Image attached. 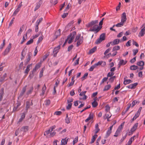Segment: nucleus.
<instances>
[{
    "label": "nucleus",
    "instance_id": "obj_58",
    "mask_svg": "<svg viewBox=\"0 0 145 145\" xmlns=\"http://www.w3.org/2000/svg\"><path fill=\"white\" fill-rule=\"evenodd\" d=\"M138 50L137 49H134L133 50V55L134 56H135V55L138 52Z\"/></svg>",
    "mask_w": 145,
    "mask_h": 145
},
{
    "label": "nucleus",
    "instance_id": "obj_14",
    "mask_svg": "<svg viewBox=\"0 0 145 145\" xmlns=\"http://www.w3.org/2000/svg\"><path fill=\"white\" fill-rule=\"evenodd\" d=\"M127 62V61H124L123 59L120 60L118 64L119 67H120L121 65H125Z\"/></svg>",
    "mask_w": 145,
    "mask_h": 145
},
{
    "label": "nucleus",
    "instance_id": "obj_13",
    "mask_svg": "<svg viewBox=\"0 0 145 145\" xmlns=\"http://www.w3.org/2000/svg\"><path fill=\"white\" fill-rule=\"evenodd\" d=\"M138 126V124L137 123H135L131 129V131L132 133L134 132L137 129Z\"/></svg>",
    "mask_w": 145,
    "mask_h": 145
},
{
    "label": "nucleus",
    "instance_id": "obj_62",
    "mask_svg": "<svg viewBox=\"0 0 145 145\" xmlns=\"http://www.w3.org/2000/svg\"><path fill=\"white\" fill-rule=\"evenodd\" d=\"M131 41L130 40L128 41L126 44V46L127 47L130 46L131 45Z\"/></svg>",
    "mask_w": 145,
    "mask_h": 145
},
{
    "label": "nucleus",
    "instance_id": "obj_53",
    "mask_svg": "<svg viewBox=\"0 0 145 145\" xmlns=\"http://www.w3.org/2000/svg\"><path fill=\"white\" fill-rule=\"evenodd\" d=\"M33 87H31L30 89L27 92V94L28 95L31 93L33 91Z\"/></svg>",
    "mask_w": 145,
    "mask_h": 145
},
{
    "label": "nucleus",
    "instance_id": "obj_54",
    "mask_svg": "<svg viewBox=\"0 0 145 145\" xmlns=\"http://www.w3.org/2000/svg\"><path fill=\"white\" fill-rule=\"evenodd\" d=\"M5 40H3V43L1 44V45L0 46V48L1 49H2L3 47L5 45Z\"/></svg>",
    "mask_w": 145,
    "mask_h": 145
},
{
    "label": "nucleus",
    "instance_id": "obj_2",
    "mask_svg": "<svg viewBox=\"0 0 145 145\" xmlns=\"http://www.w3.org/2000/svg\"><path fill=\"white\" fill-rule=\"evenodd\" d=\"M80 36V34H78L75 40V42L77 41V46H79L83 42V38L82 37H81Z\"/></svg>",
    "mask_w": 145,
    "mask_h": 145
},
{
    "label": "nucleus",
    "instance_id": "obj_21",
    "mask_svg": "<svg viewBox=\"0 0 145 145\" xmlns=\"http://www.w3.org/2000/svg\"><path fill=\"white\" fill-rule=\"evenodd\" d=\"M61 30L60 29L56 31L55 34V39H56L57 37L60 35Z\"/></svg>",
    "mask_w": 145,
    "mask_h": 145
},
{
    "label": "nucleus",
    "instance_id": "obj_50",
    "mask_svg": "<svg viewBox=\"0 0 145 145\" xmlns=\"http://www.w3.org/2000/svg\"><path fill=\"white\" fill-rule=\"evenodd\" d=\"M43 37L42 35L41 37H39L38 40L37 42V44H39L40 42L41 41L43 40Z\"/></svg>",
    "mask_w": 145,
    "mask_h": 145
},
{
    "label": "nucleus",
    "instance_id": "obj_22",
    "mask_svg": "<svg viewBox=\"0 0 145 145\" xmlns=\"http://www.w3.org/2000/svg\"><path fill=\"white\" fill-rule=\"evenodd\" d=\"M111 88V86L110 84H108L107 85H106L103 89V91H108L109 89H110Z\"/></svg>",
    "mask_w": 145,
    "mask_h": 145
},
{
    "label": "nucleus",
    "instance_id": "obj_60",
    "mask_svg": "<svg viewBox=\"0 0 145 145\" xmlns=\"http://www.w3.org/2000/svg\"><path fill=\"white\" fill-rule=\"evenodd\" d=\"M23 29V27H21L20 28L19 32L18 34V36H20V35L21 34V33L22 31V29Z\"/></svg>",
    "mask_w": 145,
    "mask_h": 145
},
{
    "label": "nucleus",
    "instance_id": "obj_37",
    "mask_svg": "<svg viewBox=\"0 0 145 145\" xmlns=\"http://www.w3.org/2000/svg\"><path fill=\"white\" fill-rule=\"evenodd\" d=\"M92 106L93 107H95L98 105V103L96 101H95V100L92 103Z\"/></svg>",
    "mask_w": 145,
    "mask_h": 145
},
{
    "label": "nucleus",
    "instance_id": "obj_63",
    "mask_svg": "<svg viewBox=\"0 0 145 145\" xmlns=\"http://www.w3.org/2000/svg\"><path fill=\"white\" fill-rule=\"evenodd\" d=\"M73 101V99L72 98H69L67 100V103H71Z\"/></svg>",
    "mask_w": 145,
    "mask_h": 145
},
{
    "label": "nucleus",
    "instance_id": "obj_47",
    "mask_svg": "<svg viewBox=\"0 0 145 145\" xmlns=\"http://www.w3.org/2000/svg\"><path fill=\"white\" fill-rule=\"evenodd\" d=\"M88 73H85L83 76L81 78V80H84L87 77L88 75Z\"/></svg>",
    "mask_w": 145,
    "mask_h": 145
},
{
    "label": "nucleus",
    "instance_id": "obj_55",
    "mask_svg": "<svg viewBox=\"0 0 145 145\" xmlns=\"http://www.w3.org/2000/svg\"><path fill=\"white\" fill-rule=\"evenodd\" d=\"M114 74V72H109L107 74V77H111L113 76Z\"/></svg>",
    "mask_w": 145,
    "mask_h": 145
},
{
    "label": "nucleus",
    "instance_id": "obj_64",
    "mask_svg": "<svg viewBox=\"0 0 145 145\" xmlns=\"http://www.w3.org/2000/svg\"><path fill=\"white\" fill-rule=\"evenodd\" d=\"M136 57H135L134 58H133V59H131L130 61V62L132 63H133L134 62H135V61L136 60Z\"/></svg>",
    "mask_w": 145,
    "mask_h": 145
},
{
    "label": "nucleus",
    "instance_id": "obj_25",
    "mask_svg": "<svg viewBox=\"0 0 145 145\" xmlns=\"http://www.w3.org/2000/svg\"><path fill=\"white\" fill-rule=\"evenodd\" d=\"M97 137V135L96 134L95 135H94L92 137V138L91 139V142L90 143L92 144L94 142L95 139Z\"/></svg>",
    "mask_w": 145,
    "mask_h": 145
},
{
    "label": "nucleus",
    "instance_id": "obj_48",
    "mask_svg": "<svg viewBox=\"0 0 145 145\" xmlns=\"http://www.w3.org/2000/svg\"><path fill=\"white\" fill-rule=\"evenodd\" d=\"M108 79V77H105L103 78L101 82V84H102L104 83Z\"/></svg>",
    "mask_w": 145,
    "mask_h": 145
},
{
    "label": "nucleus",
    "instance_id": "obj_18",
    "mask_svg": "<svg viewBox=\"0 0 145 145\" xmlns=\"http://www.w3.org/2000/svg\"><path fill=\"white\" fill-rule=\"evenodd\" d=\"M7 77L6 73H5L3 76L0 77V81L1 82H4L5 80V79Z\"/></svg>",
    "mask_w": 145,
    "mask_h": 145
},
{
    "label": "nucleus",
    "instance_id": "obj_6",
    "mask_svg": "<svg viewBox=\"0 0 145 145\" xmlns=\"http://www.w3.org/2000/svg\"><path fill=\"white\" fill-rule=\"evenodd\" d=\"M11 44L9 43L3 52V54L4 55H7L10 52L11 48Z\"/></svg>",
    "mask_w": 145,
    "mask_h": 145
},
{
    "label": "nucleus",
    "instance_id": "obj_16",
    "mask_svg": "<svg viewBox=\"0 0 145 145\" xmlns=\"http://www.w3.org/2000/svg\"><path fill=\"white\" fill-rule=\"evenodd\" d=\"M33 105V104L32 103V101H31L30 103L29 101H27L26 102V105L25 106L26 110H27L28 109L30 108V106L32 105Z\"/></svg>",
    "mask_w": 145,
    "mask_h": 145
},
{
    "label": "nucleus",
    "instance_id": "obj_17",
    "mask_svg": "<svg viewBox=\"0 0 145 145\" xmlns=\"http://www.w3.org/2000/svg\"><path fill=\"white\" fill-rule=\"evenodd\" d=\"M32 64H31L30 65H28L25 69L24 71L25 73L27 75L28 74V72L29 71L30 69V67L32 66Z\"/></svg>",
    "mask_w": 145,
    "mask_h": 145
},
{
    "label": "nucleus",
    "instance_id": "obj_19",
    "mask_svg": "<svg viewBox=\"0 0 145 145\" xmlns=\"http://www.w3.org/2000/svg\"><path fill=\"white\" fill-rule=\"evenodd\" d=\"M46 89V86L45 84H44V86L42 87V93L40 94L41 96L44 95L45 91Z\"/></svg>",
    "mask_w": 145,
    "mask_h": 145
},
{
    "label": "nucleus",
    "instance_id": "obj_51",
    "mask_svg": "<svg viewBox=\"0 0 145 145\" xmlns=\"http://www.w3.org/2000/svg\"><path fill=\"white\" fill-rule=\"evenodd\" d=\"M33 39H31L30 40H29L27 42L26 44L27 45L30 44H32L33 42Z\"/></svg>",
    "mask_w": 145,
    "mask_h": 145
},
{
    "label": "nucleus",
    "instance_id": "obj_20",
    "mask_svg": "<svg viewBox=\"0 0 145 145\" xmlns=\"http://www.w3.org/2000/svg\"><path fill=\"white\" fill-rule=\"evenodd\" d=\"M120 42V40L119 39H116L114 40L112 42V45H114L118 44Z\"/></svg>",
    "mask_w": 145,
    "mask_h": 145
},
{
    "label": "nucleus",
    "instance_id": "obj_24",
    "mask_svg": "<svg viewBox=\"0 0 145 145\" xmlns=\"http://www.w3.org/2000/svg\"><path fill=\"white\" fill-rule=\"evenodd\" d=\"M32 54L31 53H29L28 54L27 57L26 59V63H27L30 60Z\"/></svg>",
    "mask_w": 145,
    "mask_h": 145
},
{
    "label": "nucleus",
    "instance_id": "obj_61",
    "mask_svg": "<svg viewBox=\"0 0 145 145\" xmlns=\"http://www.w3.org/2000/svg\"><path fill=\"white\" fill-rule=\"evenodd\" d=\"M68 115H66V118L65 119V122L67 123H70V121L69 118H68Z\"/></svg>",
    "mask_w": 145,
    "mask_h": 145
},
{
    "label": "nucleus",
    "instance_id": "obj_28",
    "mask_svg": "<svg viewBox=\"0 0 145 145\" xmlns=\"http://www.w3.org/2000/svg\"><path fill=\"white\" fill-rule=\"evenodd\" d=\"M132 82V81L130 80H125L123 82V84L124 85H127Z\"/></svg>",
    "mask_w": 145,
    "mask_h": 145
},
{
    "label": "nucleus",
    "instance_id": "obj_8",
    "mask_svg": "<svg viewBox=\"0 0 145 145\" xmlns=\"http://www.w3.org/2000/svg\"><path fill=\"white\" fill-rule=\"evenodd\" d=\"M115 123L113 125L110 126L108 129L106 134V137H108L110 135L112 132V130L113 128V125H114Z\"/></svg>",
    "mask_w": 145,
    "mask_h": 145
},
{
    "label": "nucleus",
    "instance_id": "obj_57",
    "mask_svg": "<svg viewBox=\"0 0 145 145\" xmlns=\"http://www.w3.org/2000/svg\"><path fill=\"white\" fill-rule=\"evenodd\" d=\"M73 46L72 45H71L69 46L67 50L68 52H70L73 48Z\"/></svg>",
    "mask_w": 145,
    "mask_h": 145
},
{
    "label": "nucleus",
    "instance_id": "obj_10",
    "mask_svg": "<svg viewBox=\"0 0 145 145\" xmlns=\"http://www.w3.org/2000/svg\"><path fill=\"white\" fill-rule=\"evenodd\" d=\"M41 63H39L36 64L35 67L33 70V73L35 72L41 66Z\"/></svg>",
    "mask_w": 145,
    "mask_h": 145
},
{
    "label": "nucleus",
    "instance_id": "obj_1",
    "mask_svg": "<svg viewBox=\"0 0 145 145\" xmlns=\"http://www.w3.org/2000/svg\"><path fill=\"white\" fill-rule=\"evenodd\" d=\"M76 34V32L75 31H74L72 32L70 35L68 36L67 39L65 40V42L68 41L69 44L71 43Z\"/></svg>",
    "mask_w": 145,
    "mask_h": 145
},
{
    "label": "nucleus",
    "instance_id": "obj_36",
    "mask_svg": "<svg viewBox=\"0 0 145 145\" xmlns=\"http://www.w3.org/2000/svg\"><path fill=\"white\" fill-rule=\"evenodd\" d=\"M138 68L137 66L135 65H133L131 66L130 67V69L132 70H134L137 69Z\"/></svg>",
    "mask_w": 145,
    "mask_h": 145
},
{
    "label": "nucleus",
    "instance_id": "obj_45",
    "mask_svg": "<svg viewBox=\"0 0 145 145\" xmlns=\"http://www.w3.org/2000/svg\"><path fill=\"white\" fill-rule=\"evenodd\" d=\"M50 102L49 100H47L45 101L44 104L45 105L47 106H48L50 104Z\"/></svg>",
    "mask_w": 145,
    "mask_h": 145
},
{
    "label": "nucleus",
    "instance_id": "obj_34",
    "mask_svg": "<svg viewBox=\"0 0 145 145\" xmlns=\"http://www.w3.org/2000/svg\"><path fill=\"white\" fill-rule=\"evenodd\" d=\"M16 106H15L13 108V110L14 111H16L18 110V108L20 105V103L16 104Z\"/></svg>",
    "mask_w": 145,
    "mask_h": 145
},
{
    "label": "nucleus",
    "instance_id": "obj_23",
    "mask_svg": "<svg viewBox=\"0 0 145 145\" xmlns=\"http://www.w3.org/2000/svg\"><path fill=\"white\" fill-rule=\"evenodd\" d=\"M68 139H66V138L62 139L61 141V145H65L67 144Z\"/></svg>",
    "mask_w": 145,
    "mask_h": 145
},
{
    "label": "nucleus",
    "instance_id": "obj_33",
    "mask_svg": "<svg viewBox=\"0 0 145 145\" xmlns=\"http://www.w3.org/2000/svg\"><path fill=\"white\" fill-rule=\"evenodd\" d=\"M20 10V9L17 8L14 12L12 16H15L19 11Z\"/></svg>",
    "mask_w": 145,
    "mask_h": 145
},
{
    "label": "nucleus",
    "instance_id": "obj_44",
    "mask_svg": "<svg viewBox=\"0 0 145 145\" xmlns=\"http://www.w3.org/2000/svg\"><path fill=\"white\" fill-rule=\"evenodd\" d=\"M120 49V46H116L114 47L113 48L112 50L113 51L117 50H119Z\"/></svg>",
    "mask_w": 145,
    "mask_h": 145
},
{
    "label": "nucleus",
    "instance_id": "obj_3",
    "mask_svg": "<svg viewBox=\"0 0 145 145\" xmlns=\"http://www.w3.org/2000/svg\"><path fill=\"white\" fill-rule=\"evenodd\" d=\"M86 91H84L80 92L79 94L80 97L79 98L80 100H85L87 98V97L85 95Z\"/></svg>",
    "mask_w": 145,
    "mask_h": 145
},
{
    "label": "nucleus",
    "instance_id": "obj_15",
    "mask_svg": "<svg viewBox=\"0 0 145 145\" xmlns=\"http://www.w3.org/2000/svg\"><path fill=\"white\" fill-rule=\"evenodd\" d=\"M98 23V21L97 20L92 21L88 24V27H91L93 25H95V24H97Z\"/></svg>",
    "mask_w": 145,
    "mask_h": 145
},
{
    "label": "nucleus",
    "instance_id": "obj_35",
    "mask_svg": "<svg viewBox=\"0 0 145 145\" xmlns=\"http://www.w3.org/2000/svg\"><path fill=\"white\" fill-rule=\"evenodd\" d=\"M26 90V88L25 87H24L21 93H20V95L21 96H22L24 93H25V91Z\"/></svg>",
    "mask_w": 145,
    "mask_h": 145
},
{
    "label": "nucleus",
    "instance_id": "obj_4",
    "mask_svg": "<svg viewBox=\"0 0 145 145\" xmlns=\"http://www.w3.org/2000/svg\"><path fill=\"white\" fill-rule=\"evenodd\" d=\"M56 126L53 125L50 127V129L46 131L44 133V135L45 136L46 135H48L50 133L52 132L54 129H55L56 128Z\"/></svg>",
    "mask_w": 145,
    "mask_h": 145
},
{
    "label": "nucleus",
    "instance_id": "obj_52",
    "mask_svg": "<svg viewBox=\"0 0 145 145\" xmlns=\"http://www.w3.org/2000/svg\"><path fill=\"white\" fill-rule=\"evenodd\" d=\"M115 77H116L115 76H113L111 77L109 79V82L111 83L112 82H113L114 81V80L115 78Z\"/></svg>",
    "mask_w": 145,
    "mask_h": 145
},
{
    "label": "nucleus",
    "instance_id": "obj_40",
    "mask_svg": "<svg viewBox=\"0 0 145 145\" xmlns=\"http://www.w3.org/2000/svg\"><path fill=\"white\" fill-rule=\"evenodd\" d=\"M123 125L122 124H121V125L117 129V130L121 132V130L123 128Z\"/></svg>",
    "mask_w": 145,
    "mask_h": 145
},
{
    "label": "nucleus",
    "instance_id": "obj_30",
    "mask_svg": "<svg viewBox=\"0 0 145 145\" xmlns=\"http://www.w3.org/2000/svg\"><path fill=\"white\" fill-rule=\"evenodd\" d=\"M144 64V62L142 61H140L137 63V65L140 66H143Z\"/></svg>",
    "mask_w": 145,
    "mask_h": 145
},
{
    "label": "nucleus",
    "instance_id": "obj_7",
    "mask_svg": "<svg viewBox=\"0 0 145 145\" xmlns=\"http://www.w3.org/2000/svg\"><path fill=\"white\" fill-rule=\"evenodd\" d=\"M60 48V45H59L57 47L55 48L53 50V52L54 53V57H56L57 53L59 51V50Z\"/></svg>",
    "mask_w": 145,
    "mask_h": 145
},
{
    "label": "nucleus",
    "instance_id": "obj_39",
    "mask_svg": "<svg viewBox=\"0 0 145 145\" xmlns=\"http://www.w3.org/2000/svg\"><path fill=\"white\" fill-rule=\"evenodd\" d=\"M97 49V47L96 46H95L93 47V48H92L89 51V53L90 54L93 53Z\"/></svg>",
    "mask_w": 145,
    "mask_h": 145
},
{
    "label": "nucleus",
    "instance_id": "obj_9",
    "mask_svg": "<svg viewBox=\"0 0 145 145\" xmlns=\"http://www.w3.org/2000/svg\"><path fill=\"white\" fill-rule=\"evenodd\" d=\"M127 20L126 14L125 12L123 13L121 16V21L125 23Z\"/></svg>",
    "mask_w": 145,
    "mask_h": 145
},
{
    "label": "nucleus",
    "instance_id": "obj_38",
    "mask_svg": "<svg viewBox=\"0 0 145 145\" xmlns=\"http://www.w3.org/2000/svg\"><path fill=\"white\" fill-rule=\"evenodd\" d=\"M124 24V23L121 21L120 22L115 25V26L118 27H121Z\"/></svg>",
    "mask_w": 145,
    "mask_h": 145
},
{
    "label": "nucleus",
    "instance_id": "obj_11",
    "mask_svg": "<svg viewBox=\"0 0 145 145\" xmlns=\"http://www.w3.org/2000/svg\"><path fill=\"white\" fill-rule=\"evenodd\" d=\"M42 2H43L39 0V1L37 3L34 9L35 11L40 8L41 5L42 4Z\"/></svg>",
    "mask_w": 145,
    "mask_h": 145
},
{
    "label": "nucleus",
    "instance_id": "obj_31",
    "mask_svg": "<svg viewBox=\"0 0 145 145\" xmlns=\"http://www.w3.org/2000/svg\"><path fill=\"white\" fill-rule=\"evenodd\" d=\"M105 38V34L103 33L101 34L99 38L103 40H104Z\"/></svg>",
    "mask_w": 145,
    "mask_h": 145
},
{
    "label": "nucleus",
    "instance_id": "obj_59",
    "mask_svg": "<svg viewBox=\"0 0 145 145\" xmlns=\"http://www.w3.org/2000/svg\"><path fill=\"white\" fill-rule=\"evenodd\" d=\"M95 67H96L95 66V65L94 64L90 67L89 69V71H93Z\"/></svg>",
    "mask_w": 145,
    "mask_h": 145
},
{
    "label": "nucleus",
    "instance_id": "obj_42",
    "mask_svg": "<svg viewBox=\"0 0 145 145\" xmlns=\"http://www.w3.org/2000/svg\"><path fill=\"white\" fill-rule=\"evenodd\" d=\"M43 20V18H40L37 21L36 24H37L39 25V24Z\"/></svg>",
    "mask_w": 145,
    "mask_h": 145
},
{
    "label": "nucleus",
    "instance_id": "obj_43",
    "mask_svg": "<svg viewBox=\"0 0 145 145\" xmlns=\"http://www.w3.org/2000/svg\"><path fill=\"white\" fill-rule=\"evenodd\" d=\"M4 93L3 90L1 91L0 93V100H1L3 95Z\"/></svg>",
    "mask_w": 145,
    "mask_h": 145
},
{
    "label": "nucleus",
    "instance_id": "obj_46",
    "mask_svg": "<svg viewBox=\"0 0 145 145\" xmlns=\"http://www.w3.org/2000/svg\"><path fill=\"white\" fill-rule=\"evenodd\" d=\"M103 41V40H102L100 39V38H99L97 39L96 40L95 42V43L96 44H99L100 43Z\"/></svg>",
    "mask_w": 145,
    "mask_h": 145
},
{
    "label": "nucleus",
    "instance_id": "obj_41",
    "mask_svg": "<svg viewBox=\"0 0 145 145\" xmlns=\"http://www.w3.org/2000/svg\"><path fill=\"white\" fill-rule=\"evenodd\" d=\"M103 63V61H100L98 62L97 63L94 64L96 67L98 66L101 65Z\"/></svg>",
    "mask_w": 145,
    "mask_h": 145
},
{
    "label": "nucleus",
    "instance_id": "obj_29",
    "mask_svg": "<svg viewBox=\"0 0 145 145\" xmlns=\"http://www.w3.org/2000/svg\"><path fill=\"white\" fill-rule=\"evenodd\" d=\"M25 117V114L24 112L22 114L20 118V119L19 122H21L24 119Z\"/></svg>",
    "mask_w": 145,
    "mask_h": 145
},
{
    "label": "nucleus",
    "instance_id": "obj_49",
    "mask_svg": "<svg viewBox=\"0 0 145 145\" xmlns=\"http://www.w3.org/2000/svg\"><path fill=\"white\" fill-rule=\"evenodd\" d=\"M68 105L67 106L66 108L67 110L70 109L71 107L72 103H68Z\"/></svg>",
    "mask_w": 145,
    "mask_h": 145
},
{
    "label": "nucleus",
    "instance_id": "obj_56",
    "mask_svg": "<svg viewBox=\"0 0 145 145\" xmlns=\"http://www.w3.org/2000/svg\"><path fill=\"white\" fill-rule=\"evenodd\" d=\"M105 111L106 112H108V111H109L110 107L108 105H107L105 106Z\"/></svg>",
    "mask_w": 145,
    "mask_h": 145
},
{
    "label": "nucleus",
    "instance_id": "obj_27",
    "mask_svg": "<svg viewBox=\"0 0 145 145\" xmlns=\"http://www.w3.org/2000/svg\"><path fill=\"white\" fill-rule=\"evenodd\" d=\"M145 33V30L142 29L139 33V36L142 37L144 35Z\"/></svg>",
    "mask_w": 145,
    "mask_h": 145
},
{
    "label": "nucleus",
    "instance_id": "obj_5",
    "mask_svg": "<svg viewBox=\"0 0 145 145\" xmlns=\"http://www.w3.org/2000/svg\"><path fill=\"white\" fill-rule=\"evenodd\" d=\"M99 30L100 29L99 27L97 25H95L93 26L92 28H91L89 30V31H90L97 32L99 31Z\"/></svg>",
    "mask_w": 145,
    "mask_h": 145
},
{
    "label": "nucleus",
    "instance_id": "obj_12",
    "mask_svg": "<svg viewBox=\"0 0 145 145\" xmlns=\"http://www.w3.org/2000/svg\"><path fill=\"white\" fill-rule=\"evenodd\" d=\"M137 84V83H135L127 86L126 88L130 89H135Z\"/></svg>",
    "mask_w": 145,
    "mask_h": 145
},
{
    "label": "nucleus",
    "instance_id": "obj_32",
    "mask_svg": "<svg viewBox=\"0 0 145 145\" xmlns=\"http://www.w3.org/2000/svg\"><path fill=\"white\" fill-rule=\"evenodd\" d=\"M28 127L27 126L23 127L21 128V130L24 132H26L28 130Z\"/></svg>",
    "mask_w": 145,
    "mask_h": 145
},
{
    "label": "nucleus",
    "instance_id": "obj_26",
    "mask_svg": "<svg viewBox=\"0 0 145 145\" xmlns=\"http://www.w3.org/2000/svg\"><path fill=\"white\" fill-rule=\"evenodd\" d=\"M93 118V114H90L88 118L85 120V121L86 122H87L89 120L92 119Z\"/></svg>",
    "mask_w": 145,
    "mask_h": 145
}]
</instances>
